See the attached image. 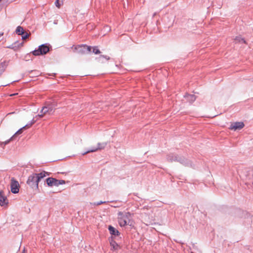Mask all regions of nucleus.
<instances>
[{"label":"nucleus","instance_id":"f257e3e1","mask_svg":"<svg viewBox=\"0 0 253 253\" xmlns=\"http://www.w3.org/2000/svg\"><path fill=\"white\" fill-rule=\"evenodd\" d=\"M49 174L43 171L40 173H33L30 175L27 180V184L31 186L32 188H35L37 189L39 188V183L41 180L46 175H49Z\"/></svg>","mask_w":253,"mask_h":253},{"label":"nucleus","instance_id":"f03ea898","mask_svg":"<svg viewBox=\"0 0 253 253\" xmlns=\"http://www.w3.org/2000/svg\"><path fill=\"white\" fill-rule=\"evenodd\" d=\"M131 214L129 212H119L118 213V222L123 227L127 224L131 225Z\"/></svg>","mask_w":253,"mask_h":253},{"label":"nucleus","instance_id":"7ed1b4c3","mask_svg":"<svg viewBox=\"0 0 253 253\" xmlns=\"http://www.w3.org/2000/svg\"><path fill=\"white\" fill-rule=\"evenodd\" d=\"M54 111V106L53 104H47L43 106L39 114L36 117L42 118L46 114L49 115L53 114Z\"/></svg>","mask_w":253,"mask_h":253},{"label":"nucleus","instance_id":"20e7f679","mask_svg":"<svg viewBox=\"0 0 253 253\" xmlns=\"http://www.w3.org/2000/svg\"><path fill=\"white\" fill-rule=\"evenodd\" d=\"M91 46L86 45L85 44L79 45L73 48V50L74 52H77L82 54H85L86 53V51H87L88 52H90L91 51Z\"/></svg>","mask_w":253,"mask_h":253},{"label":"nucleus","instance_id":"39448f33","mask_svg":"<svg viewBox=\"0 0 253 253\" xmlns=\"http://www.w3.org/2000/svg\"><path fill=\"white\" fill-rule=\"evenodd\" d=\"M49 50L48 46L46 44H42L39 47L37 50H35L32 52L33 55L35 56H39L40 55H43L47 53Z\"/></svg>","mask_w":253,"mask_h":253},{"label":"nucleus","instance_id":"423d86ee","mask_svg":"<svg viewBox=\"0 0 253 253\" xmlns=\"http://www.w3.org/2000/svg\"><path fill=\"white\" fill-rule=\"evenodd\" d=\"M36 122V121L34 120H33L32 121V122L26 125V126H23V127L21 128L20 129H19L11 138H10V139H14L15 137L17 135H19V134H20L22 133L23 132V129H27V128H30V127H31V126L34 124H35Z\"/></svg>","mask_w":253,"mask_h":253},{"label":"nucleus","instance_id":"0eeeda50","mask_svg":"<svg viewBox=\"0 0 253 253\" xmlns=\"http://www.w3.org/2000/svg\"><path fill=\"white\" fill-rule=\"evenodd\" d=\"M106 145V143H98L97 146L96 147L93 148L87 151L86 152L83 153L82 154L83 155H84L88 153L94 152L98 150H102L105 148Z\"/></svg>","mask_w":253,"mask_h":253},{"label":"nucleus","instance_id":"6e6552de","mask_svg":"<svg viewBox=\"0 0 253 253\" xmlns=\"http://www.w3.org/2000/svg\"><path fill=\"white\" fill-rule=\"evenodd\" d=\"M245 126L243 122H235L231 124L229 129L231 130H236L237 129H241L243 128Z\"/></svg>","mask_w":253,"mask_h":253},{"label":"nucleus","instance_id":"1a4fd4ad","mask_svg":"<svg viewBox=\"0 0 253 253\" xmlns=\"http://www.w3.org/2000/svg\"><path fill=\"white\" fill-rule=\"evenodd\" d=\"M19 185L17 181L14 179L11 180V191L13 193H17L19 192Z\"/></svg>","mask_w":253,"mask_h":253},{"label":"nucleus","instance_id":"9d476101","mask_svg":"<svg viewBox=\"0 0 253 253\" xmlns=\"http://www.w3.org/2000/svg\"><path fill=\"white\" fill-rule=\"evenodd\" d=\"M8 204V200L4 195L2 191H0V205L1 206H6Z\"/></svg>","mask_w":253,"mask_h":253},{"label":"nucleus","instance_id":"9b49d317","mask_svg":"<svg viewBox=\"0 0 253 253\" xmlns=\"http://www.w3.org/2000/svg\"><path fill=\"white\" fill-rule=\"evenodd\" d=\"M46 183L48 186H57V179L49 177L46 179Z\"/></svg>","mask_w":253,"mask_h":253},{"label":"nucleus","instance_id":"f8f14e48","mask_svg":"<svg viewBox=\"0 0 253 253\" xmlns=\"http://www.w3.org/2000/svg\"><path fill=\"white\" fill-rule=\"evenodd\" d=\"M108 229L111 235L115 236H119L120 235V232L119 231L111 225L109 226Z\"/></svg>","mask_w":253,"mask_h":253},{"label":"nucleus","instance_id":"ddd939ff","mask_svg":"<svg viewBox=\"0 0 253 253\" xmlns=\"http://www.w3.org/2000/svg\"><path fill=\"white\" fill-rule=\"evenodd\" d=\"M246 176L249 180H252V183L253 184V169L248 171Z\"/></svg>","mask_w":253,"mask_h":253},{"label":"nucleus","instance_id":"4468645a","mask_svg":"<svg viewBox=\"0 0 253 253\" xmlns=\"http://www.w3.org/2000/svg\"><path fill=\"white\" fill-rule=\"evenodd\" d=\"M16 32L19 35H23L25 34V32L23 28L21 26H18L17 27Z\"/></svg>","mask_w":253,"mask_h":253},{"label":"nucleus","instance_id":"2eb2a0df","mask_svg":"<svg viewBox=\"0 0 253 253\" xmlns=\"http://www.w3.org/2000/svg\"><path fill=\"white\" fill-rule=\"evenodd\" d=\"M5 70V65L4 63H0V76L2 74Z\"/></svg>","mask_w":253,"mask_h":253},{"label":"nucleus","instance_id":"dca6fc26","mask_svg":"<svg viewBox=\"0 0 253 253\" xmlns=\"http://www.w3.org/2000/svg\"><path fill=\"white\" fill-rule=\"evenodd\" d=\"M110 245L114 250H117L118 248V245L117 244L116 242L113 241V240H112L110 241Z\"/></svg>","mask_w":253,"mask_h":253},{"label":"nucleus","instance_id":"f3484780","mask_svg":"<svg viewBox=\"0 0 253 253\" xmlns=\"http://www.w3.org/2000/svg\"><path fill=\"white\" fill-rule=\"evenodd\" d=\"M185 97L187 98V100H190L191 101H194L196 99L195 96L194 95L188 94L186 95Z\"/></svg>","mask_w":253,"mask_h":253},{"label":"nucleus","instance_id":"a211bd4d","mask_svg":"<svg viewBox=\"0 0 253 253\" xmlns=\"http://www.w3.org/2000/svg\"><path fill=\"white\" fill-rule=\"evenodd\" d=\"M92 52L95 54H100L101 53L100 51L99 50V49L97 48V46H94V47H92Z\"/></svg>","mask_w":253,"mask_h":253},{"label":"nucleus","instance_id":"6ab92c4d","mask_svg":"<svg viewBox=\"0 0 253 253\" xmlns=\"http://www.w3.org/2000/svg\"><path fill=\"white\" fill-rule=\"evenodd\" d=\"M30 33H28L25 32L24 35H21L22 38L23 40H25V39H27L30 36Z\"/></svg>","mask_w":253,"mask_h":253},{"label":"nucleus","instance_id":"aec40b11","mask_svg":"<svg viewBox=\"0 0 253 253\" xmlns=\"http://www.w3.org/2000/svg\"><path fill=\"white\" fill-rule=\"evenodd\" d=\"M65 184V181L64 180H57V186L59 185Z\"/></svg>","mask_w":253,"mask_h":253},{"label":"nucleus","instance_id":"412c9836","mask_svg":"<svg viewBox=\"0 0 253 253\" xmlns=\"http://www.w3.org/2000/svg\"><path fill=\"white\" fill-rule=\"evenodd\" d=\"M101 57H103V58H105L106 59H107V60H109L110 59V57L108 56H106V55H101L100 56Z\"/></svg>","mask_w":253,"mask_h":253},{"label":"nucleus","instance_id":"4be33fe9","mask_svg":"<svg viewBox=\"0 0 253 253\" xmlns=\"http://www.w3.org/2000/svg\"><path fill=\"white\" fill-rule=\"evenodd\" d=\"M55 4L56 5V6L58 7V8H59L60 5L59 3V0H56V1H55Z\"/></svg>","mask_w":253,"mask_h":253},{"label":"nucleus","instance_id":"5701e85b","mask_svg":"<svg viewBox=\"0 0 253 253\" xmlns=\"http://www.w3.org/2000/svg\"><path fill=\"white\" fill-rule=\"evenodd\" d=\"M13 139H10V138L7 140V141H5V142H3V143L4 144V145H6L7 144H8L10 141L11 140H13Z\"/></svg>","mask_w":253,"mask_h":253},{"label":"nucleus","instance_id":"b1692460","mask_svg":"<svg viewBox=\"0 0 253 253\" xmlns=\"http://www.w3.org/2000/svg\"><path fill=\"white\" fill-rule=\"evenodd\" d=\"M22 46H23V43H20V44H19V46H18V47H22Z\"/></svg>","mask_w":253,"mask_h":253},{"label":"nucleus","instance_id":"393cba45","mask_svg":"<svg viewBox=\"0 0 253 253\" xmlns=\"http://www.w3.org/2000/svg\"><path fill=\"white\" fill-rule=\"evenodd\" d=\"M242 41L244 43H245V41L244 39H242Z\"/></svg>","mask_w":253,"mask_h":253},{"label":"nucleus","instance_id":"a878e982","mask_svg":"<svg viewBox=\"0 0 253 253\" xmlns=\"http://www.w3.org/2000/svg\"><path fill=\"white\" fill-rule=\"evenodd\" d=\"M102 203H103V202H100V203H98V204H97V205H100V204H102Z\"/></svg>","mask_w":253,"mask_h":253},{"label":"nucleus","instance_id":"bb28decb","mask_svg":"<svg viewBox=\"0 0 253 253\" xmlns=\"http://www.w3.org/2000/svg\"><path fill=\"white\" fill-rule=\"evenodd\" d=\"M22 253H25V250H23V251Z\"/></svg>","mask_w":253,"mask_h":253},{"label":"nucleus","instance_id":"cd10ccee","mask_svg":"<svg viewBox=\"0 0 253 253\" xmlns=\"http://www.w3.org/2000/svg\"><path fill=\"white\" fill-rule=\"evenodd\" d=\"M3 35V33L0 34V36H2Z\"/></svg>","mask_w":253,"mask_h":253}]
</instances>
